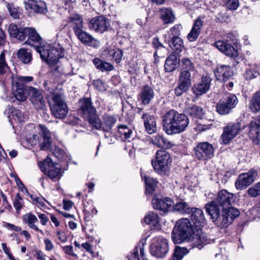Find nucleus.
I'll list each match as a JSON object with an SVG mask.
<instances>
[{
  "mask_svg": "<svg viewBox=\"0 0 260 260\" xmlns=\"http://www.w3.org/2000/svg\"><path fill=\"white\" fill-rule=\"evenodd\" d=\"M214 73L217 80L220 81H227L233 75L231 67L225 65L218 67Z\"/></svg>",
  "mask_w": 260,
  "mask_h": 260,
  "instance_id": "obj_20",
  "label": "nucleus"
},
{
  "mask_svg": "<svg viewBox=\"0 0 260 260\" xmlns=\"http://www.w3.org/2000/svg\"><path fill=\"white\" fill-rule=\"evenodd\" d=\"M25 8L30 12L44 14L47 13L46 3L41 0H27L24 2Z\"/></svg>",
  "mask_w": 260,
  "mask_h": 260,
  "instance_id": "obj_15",
  "label": "nucleus"
},
{
  "mask_svg": "<svg viewBox=\"0 0 260 260\" xmlns=\"http://www.w3.org/2000/svg\"><path fill=\"white\" fill-rule=\"evenodd\" d=\"M193 151L194 157L198 160H207L213 157L214 148L209 142H200L194 147Z\"/></svg>",
  "mask_w": 260,
  "mask_h": 260,
  "instance_id": "obj_9",
  "label": "nucleus"
},
{
  "mask_svg": "<svg viewBox=\"0 0 260 260\" xmlns=\"http://www.w3.org/2000/svg\"><path fill=\"white\" fill-rule=\"evenodd\" d=\"M151 141L154 145L164 149H170L175 145L172 142L169 141L160 134L154 136Z\"/></svg>",
  "mask_w": 260,
  "mask_h": 260,
  "instance_id": "obj_26",
  "label": "nucleus"
},
{
  "mask_svg": "<svg viewBox=\"0 0 260 260\" xmlns=\"http://www.w3.org/2000/svg\"><path fill=\"white\" fill-rule=\"evenodd\" d=\"M250 108L254 112L260 111V92L255 93L250 102Z\"/></svg>",
  "mask_w": 260,
  "mask_h": 260,
  "instance_id": "obj_42",
  "label": "nucleus"
},
{
  "mask_svg": "<svg viewBox=\"0 0 260 260\" xmlns=\"http://www.w3.org/2000/svg\"><path fill=\"white\" fill-rule=\"evenodd\" d=\"M179 62V59L178 56L171 53L166 59L165 64V69L167 72H171L174 71L178 67Z\"/></svg>",
  "mask_w": 260,
  "mask_h": 260,
  "instance_id": "obj_31",
  "label": "nucleus"
},
{
  "mask_svg": "<svg viewBox=\"0 0 260 260\" xmlns=\"http://www.w3.org/2000/svg\"><path fill=\"white\" fill-rule=\"evenodd\" d=\"M192 242L194 247L201 249L205 245L210 243V240L207 238L206 234L198 231L197 234L193 236Z\"/></svg>",
  "mask_w": 260,
  "mask_h": 260,
  "instance_id": "obj_25",
  "label": "nucleus"
},
{
  "mask_svg": "<svg viewBox=\"0 0 260 260\" xmlns=\"http://www.w3.org/2000/svg\"><path fill=\"white\" fill-rule=\"evenodd\" d=\"M235 200L234 194L222 189L214 200L206 204V212L217 226L227 227L240 215L239 210L231 207Z\"/></svg>",
  "mask_w": 260,
  "mask_h": 260,
  "instance_id": "obj_2",
  "label": "nucleus"
},
{
  "mask_svg": "<svg viewBox=\"0 0 260 260\" xmlns=\"http://www.w3.org/2000/svg\"><path fill=\"white\" fill-rule=\"evenodd\" d=\"M187 113L192 117L200 118L203 115V109L197 106H193L187 109Z\"/></svg>",
  "mask_w": 260,
  "mask_h": 260,
  "instance_id": "obj_46",
  "label": "nucleus"
},
{
  "mask_svg": "<svg viewBox=\"0 0 260 260\" xmlns=\"http://www.w3.org/2000/svg\"><path fill=\"white\" fill-rule=\"evenodd\" d=\"M257 175V172L253 170L240 174L236 181V188L238 190L246 188L254 181Z\"/></svg>",
  "mask_w": 260,
  "mask_h": 260,
  "instance_id": "obj_12",
  "label": "nucleus"
},
{
  "mask_svg": "<svg viewBox=\"0 0 260 260\" xmlns=\"http://www.w3.org/2000/svg\"><path fill=\"white\" fill-rule=\"evenodd\" d=\"M192 233L191 223L188 218H182L176 222L172 233V239L175 244H180L188 239Z\"/></svg>",
  "mask_w": 260,
  "mask_h": 260,
  "instance_id": "obj_5",
  "label": "nucleus"
},
{
  "mask_svg": "<svg viewBox=\"0 0 260 260\" xmlns=\"http://www.w3.org/2000/svg\"><path fill=\"white\" fill-rule=\"evenodd\" d=\"M104 55L107 59L114 60L116 63H119L122 59L123 51L119 49L108 48L104 51Z\"/></svg>",
  "mask_w": 260,
  "mask_h": 260,
  "instance_id": "obj_28",
  "label": "nucleus"
},
{
  "mask_svg": "<svg viewBox=\"0 0 260 260\" xmlns=\"http://www.w3.org/2000/svg\"><path fill=\"white\" fill-rule=\"evenodd\" d=\"M181 28L182 26L181 25H175L170 29V31L168 32L169 38L171 39L174 37H178L179 35H180V32Z\"/></svg>",
  "mask_w": 260,
  "mask_h": 260,
  "instance_id": "obj_50",
  "label": "nucleus"
},
{
  "mask_svg": "<svg viewBox=\"0 0 260 260\" xmlns=\"http://www.w3.org/2000/svg\"><path fill=\"white\" fill-rule=\"evenodd\" d=\"M75 34L78 39L85 45L94 48L100 46V42L83 29L75 30Z\"/></svg>",
  "mask_w": 260,
  "mask_h": 260,
  "instance_id": "obj_16",
  "label": "nucleus"
},
{
  "mask_svg": "<svg viewBox=\"0 0 260 260\" xmlns=\"http://www.w3.org/2000/svg\"><path fill=\"white\" fill-rule=\"evenodd\" d=\"M44 142L40 144V149L42 150H46L49 148L50 141L49 138H44Z\"/></svg>",
  "mask_w": 260,
  "mask_h": 260,
  "instance_id": "obj_58",
  "label": "nucleus"
},
{
  "mask_svg": "<svg viewBox=\"0 0 260 260\" xmlns=\"http://www.w3.org/2000/svg\"><path fill=\"white\" fill-rule=\"evenodd\" d=\"M93 63L96 68L102 72L110 71L113 70V66L110 63L104 61L99 58L93 60Z\"/></svg>",
  "mask_w": 260,
  "mask_h": 260,
  "instance_id": "obj_37",
  "label": "nucleus"
},
{
  "mask_svg": "<svg viewBox=\"0 0 260 260\" xmlns=\"http://www.w3.org/2000/svg\"><path fill=\"white\" fill-rule=\"evenodd\" d=\"M6 227L9 229L13 230L16 232H20L21 231V228L20 226H16L14 224L10 223H6Z\"/></svg>",
  "mask_w": 260,
  "mask_h": 260,
  "instance_id": "obj_64",
  "label": "nucleus"
},
{
  "mask_svg": "<svg viewBox=\"0 0 260 260\" xmlns=\"http://www.w3.org/2000/svg\"><path fill=\"white\" fill-rule=\"evenodd\" d=\"M191 219L194 224L199 226H204L205 223V218L203 211L198 208H191Z\"/></svg>",
  "mask_w": 260,
  "mask_h": 260,
  "instance_id": "obj_32",
  "label": "nucleus"
},
{
  "mask_svg": "<svg viewBox=\"0 0 260 260\" xmlns=\"http://www.w3.org/2000/svg\"><path fill=\"white\" fill-rule=\"evenodd\" d=\"M144 222L150 226L151 229L158 230L160 229V219L154 212H147L144 218Z\"/></svg>",
  "mask_w": 260,
  "mask_h": 260,
  "instance_id": "obj_22",
  "label": "nucleus"
},
{
  "mask_svg": "<svg viewBox=\"0 0 260 260\" xmlns=\"http://www.w3.org/2000/svg\"><path fill=\"white\" fill-rule=\"evenodd\" d=\"M248 136L253 141L258 143L260 139V118L252 121L248 126Z\"/></svg>",
  "mask_w": 260,
  "mask_h": 260,
  "instance_id": "obj_21",
  "label": "nucleus"
},
{
  "mask_svg": "<svg viewBox=\"0 0 260 260\" xmlns=\"http://www.w3.org/2000/svg\"><path fill=\"white\" fill-rule=\"evenodd\" d=\"M110 25L108 18L104 16H99L93 17L90 20L89 27L96 32L103 33L108 29Z\"/></svg>",
  "mask_w": 260,
  "mask_h": 260,
  "instance_id": "obj_14",
  "label": "nucleus"
},
{
  "mask_svg": "<svg viewBox=\"0 0 260 260\" xmlns=\"http://www.w3.org/2000/svg\"><path fill=\"white\" fill-rule=\"evenodd\" d=\"M258 75L257 67L255 64H251L247 67L244 76L246 79L250 80L256 78Z\"/></svg>",
  "mask_w": 260,
  "mask_h": 260,
  "instance_id": "obj_39",
  "label": "nucleus"
},
{
  "mask_svg": "<svg viewBox=\"0 0 260 260\" xmlns=\"http://www.w3.org/2000/svg\"><path fill=\"white\" fill-rule=\"evenodd\" d=\"M9 71V68L5 60V53L4 51L0 55V75Z\"/></svg>",
  "mask_w": 260,
  "mask_h": 260,
  "instance_id": "obj_51",
  "label": "nucleus"
},
{
  "mask_svg": "<svg viewBox=\"0 0 260 260\" xmlns=\"http://www.w3.org/2000/svg\"><path fill=\"white\" fill-rule=\"evenodd\" d=\"M39 128L42 132L44 138H49V132L48 129H47V128L44 125L39 124Z\"/></svg>",
  "mask_w": 260,
  "mask_h": 260,
  "instance_id": "obj_60",
  "label": "nucleus"
},
{
  "mask_svg": "<svg viewBox=\"0 0 260 260\" xmlns=\"http://www.w3.org/2000/svg\"><path fill=\"white\" fill-rule=\"evenodd\" d=\"M69 22L72 24V27L74 32L75 30L83 29V19L78 14H75L69 17Z\"/></svg>",
  "mask_w": 260,
  "mask_h": 260,
  "instance_id": "obj_38",
  "label": "nucleus"
},
{
  "mask_svg": "<svg viewBox=\"0 0 260 260\" xmlns=\"http://www.w3.org/2000/svg\"><path fill=\"white\" fill-rule=\"evenodd\" d=\"M248 194L252 198L257 197L260 194V182L256 183L247 190Z\"/></svg>",
  "mask_w": 260,
  "mask_h": 260,
  "instance_id": "obj_49",
  "label": "nucleus"
},
{
  "mask_svg": "<svg viewBox=\"0 0 260 260\" xmlns=\"http://www.w3.org/2000/svg\"><path fill=\"white\" fill-rule=\"evenodd\" d=\"M211 79L207 76H203L198 83L194 84L192 90L196 95H201L207 92L210 86Z\"/></svg>",
  "mask_w": 260,
  "mask_h": 260,
  "instance_id": "obj_19",
  "label": "nucleus"
},
{
  "mask_svg": "<svg viewBox=\"0 0 260 260\" xmlns=\"http://www.w3.org/2000/svg\"><path fill=\"white\" fill-rule=\"evenodd\" d=\"M172 159L170 154L161 150L157 151L155 158L151 160L154 171L160 175H167L169 174Z\"/></svg>",
  "mask_w": 260,
  "mask_h": 260,
  "instance_id": "obj_6",
  "label": "nucleus"
},
{
  "mask_svg": "<svg viewBox=\"0 0 260 260\" xmlns=\"http://www.w3.org/2000/svg\"><path fill=\"white\" fill-rule=\"evenodd\" d=\"M238 103V99L235 94L228 93L217 103L216 111L220 115L228 114Z\"/></svg>",
  "mask_w": 260,
  "mask_h": 260,
  "instance_id": "obj_7",
  "label": "nucleus"
},
{
  "mask_svg": "<svg viewBox=\"0 0 260 260\" xmlns=\"http://www.w3.org/2000/svg\"><path fill=\"white\" fill-rule=\"evenodd\" d=\"M172 204V200L168 197L164 198L161 196H155L152 200V205L153 208L164 212H167L169 208Z\"/></svg>",
  "mask_w": 260,
  "mask_h": 260,
  "instance_id": "obj_17",
  "label": "nucleus"
},
{
  "mask_svg": "<svg viewBox=\"0 0 260 260\" xmlns=\"http://www.w3.org/2000/svg\"><path fill=\"white\" fill-rule=\"evenodd\" d=\"M142 177L144 178L145 183V188H146V194H152L155 190V187H156L158 182L157 181L148 176H144Z\"/></svg>",
  "mask_w": 260,
  "mask_h": 260,
  "instance_id": "obj_33",
  "label": "nucleus"
},
{
  "mask_svg": "<svg viewBox=\"0 0 260 260\" xmlns=\"http://www.w3.org/2000/svg\"><path fill=\"white\" fill-rule=\"evenodd\" d=\"M188 89L189 88L178 83V85L174 90L175 94L177 96H180Z\"/></svg>",
  "mask_w": 260,
  "mask_h": 260,
  "instance_id": "obj_54",
  "label": "nucleus"
},
{
  "mask_svg": "<svg viewBox=\"0 0 260 260\" xmlns=\"http://www.w3.org/2000/svg\"><path fill=\"white\" fill-rule=\"evenodd\" d=\"M23 199L19 193H17L13 202V206L17 211H19L22 207Z\"/></svg>",
  "mask_w": 260,
  "mask_h": 260,
  "instance_id": "obj_53",
  "label": "nucleus"
},
{
  "mask_svg": "<svg viewBox=\"0 0 260 260\" xmlns=\"http://www.w3.org/2000/svg\"><path fill=\"white\" fill-rule=\"evenodd\" d=\"M240 125L238 122L231 123L223 128V133L220 137L221 143L228 144L238 134Z\"/></svg>",
  "mask_w": 260,
  "mask_h": 260,
  "instance_id": "obj_11",
  "label": "nucleus"
},
{
  "mask_svg": "<svg viewBox=\"0 0 260 260\" xmlns=\"http://www.w3.org/2000/svg\"><path fill=\"white\" fill-rule=\"evenodd\" d=\"M154 96L153 89L149 85H145L142 88L140 93V100L143 105L148 104Z\"/></svg>",
  "mask_w": 260,
  "mask_h": 260,
  "instance_id": "obj_24",
  "label": "nucleus"
},
{
  "mask_svg": "<svg viewBox=\"0 0 260 260\" xmlns=\"http://www.w3.org/2000/svg\"><path fill=\"white\" fill-rule=\"evenodd\" d=\"M94 86L99 90L102 91L104 89L103 82L100 80H96L94 81Z\"/></svg>",
  "mask_w": 260,
  "mask_h": 260,
  "instance_id": "obj_62",
  "label": "nucleus"
},
{
  "mask_svg": "<svg viewBox=\"0 0 260 260\" xmlns=\"http://www.w3.org/2000/svg\"><path fill=\"white\" fill-rule=\"evenodd\" d=\"M174 209L183 214H189L192 211L187 204L185 202H179L174 206Z\"/></svg>",
  "mask_w": 260,
  "mask_h": 260,
  "instance_id": "obj_44",
  "label": "nucleus"
},
{
  "mask_svg": "<svg viewBox=\"0 0 260 260\" xmlns=\"http://www.w3.org/2000/svg\"><path fill=\"white\" fill-rule=\"evenodd\" d=\"M6 7L9 11L10 15L14 19L19 18V8L15 7L13 4L6 3Z\"/></svg>",
  "mask_w": 260,
  "mask_h": 260,
  "instance_id": "obj_47",
  "label": "nucleus"
},
{
  "mask_svg": "<svg viewBox=\"0 0 260 260\" xmlns=\"http://www.w3.org/2000/svg\"><path fill=\"white\" fill-rule=\"evenodd\" d=\"M191 72L188 70H182L180 73L178 83L189 88L191 84Z\"/></svg>",
  "mask_w": 260,
  "mask_h": 260,
  "instance_id": "obj_34",
  "label": "nucleus"
},
{
  "mask_svg": "<svg viewBox=\"0 0 260 260\" xmlns=\"http://www.w3.org/2000/svg\"><path fill=\"white\" fill-rule=\"evenodd\" d=\"M146 241V238L145 239H142L139 244V245L136 247L135 251H134L133 253L132 254V255L133 256V257L137 258L139 259V253H138V248H139L141 257L143 260H147V259L146 258L145 253H144V244L145 243V242Z\"/></svg>",
  "mask_w": 260,
  "mask_h": 260,
  "instance_id": "obj_41",
  "label": "nucleus"
},
{
  "mask_svg": "<svg viewBox=\"0 0 260 260\" xmlns=\"http://www.w3.org/2000/svg\"><path fill=\"white\" fill-rule=\"evenodd\" d=\"M188 252L187 248L177 247L175 249L171 260H181L183 256Z\"/></svg>",
  "mask_w": 260,
  "mask_h": 260,
  "instance_id": "obj_45",
  "label": "nucleus"
},
{
  "mask_svg": "<svg viewBox=\"0 0 260 260\" xmlns=\"http://www.w3.org/2000/svg\"><path fill=\"white\" fill-rule=\"evenodd\" d=\"M38 217L40 219V222L43 225H45L48 222L49 219L47 215L43 213H38Z\"/></svg>",
  "mask_w": 260,
  "mask_h": 260,
  "instance_id": "obj_59",
  "label": "nucleus"
},
{
  "mask_svg": "<svg viewBox=\"0 0 260 260\" xmlns=\"http://www.w3.org/2000/svg\"><path fill=\"white\" fill-rule=\"evenodd\" d=\"M44 243L45 245V249L47 251H50L53 248V244L52 242L48 239L44 240Z\"/></svg>",
  "mask_w": 260,
  "mask_h": 260,
  "instance_id": "obj_61",
  "label": "nucleus"
},
{
  "mask_svg": "<svg viewBox=\"0 0 260 260\" xmlns=\"http://www.w3.org/2000/svg\"><path fill=\"white\" fill-rule=\"evenodd\" d=\"M210 128V126L209 125H206L204 124H203L201 121L198 122L194 127V129L198 132H202L203 131H205L207 129H208Z\"/></svg>",
  "mask_w": 260,
  "mask_h": 260,
  "instance_id": "obj_56",
  "label": "nucleus"
},
{
  "mask_svg": "<svg viewBox=\"0 0 260 260\" xmlns=\"http://www.w3.org/2000/svg\"><path fill=\"white\" fill-rule=\"evenodd\" d=\"M203 26V21L200 17H198L194 20L192 27L187 35V38L190 42H193L197 40Z\"/></svg>",
  "mask_w": 260,
  "mask_h": 260,
  "instance_id": "obj_23",
  "label": "nucleus"
},
{
  "mask_svg": "<svg viewBox=\"0 0 260 260\" xmlns=\"http://www.w3.org/2000/svg\"><path fill=\"white\" fill-rule=\"evenodd\" d=\"M162 122L164 130L168 135H172L185 131L189 120L185 114L170 110L163 116Z\"/></svg>",
  "mask_w": 260,
  "mask_h": 260,
  "instance_id": "obj_4",
  "label": "nucleus"
},
{
  "mask_svg": "<svg viewBox=\"0 0 260 260\" xmlns=\"http://www.w3.org/2000/svg\"><path fill=\"white\" fill-rule=\"evenodd\" d=\"M13 93L15 97L19 101H24L26 99L21 85L20 87H17L15 90L14 89Z\"/></svg>",
  "mask_w": 260,
  "mask_h": 260,
  "instance_id": "obj_52",
  "label": "nucleus"
},
{
  "mask_svg": "<svg viewBox=\"0 0 260 260\" xmlns=\"http://www.w3.org/2000/svg\"><path fill=\"white\" fill-rule=\"evenodd\" d=\"M182 70H188L190 72L194 71L195 67L194 63L188 58H182L181 60Z\"/></svg>",
  "mask_w": 260,
  "mask_h": 260,
  "instance_id": "obj_48",
  "label": "nucleus"
},
{
  "mask_svg": "<svg viewBox=\"0 0 260 260\" xmlns=\"http://www.w3.org/2000/svg\"><path fill=\"white\" fill-rule=\"evenodd\" d=\"M79 111L84 120H87L91 126L96 130H102L104 132L110 133L117 121L115 116L104 113L102 121L96 114V110L92 106L91 99L86 98L80 101Z\"/></svg>",
  "mask_w": 260,
  "mask_h": 260,
  "instance_id": "obj_3",
  "label": "nucleus"
},
{
  "mask_svg": "<svg viewBox=\"0 0 260 260\" xmlns=\"http://www.w3.org/2000/svg\"><path fill=\"white\" fill-rule=\"evenodd\" d=\"M18 59L25 64L29 63L32 60V54L28 50L24 48H21L17 52Z\"/></svg>",
  "mask_w": 260,
  "mask_h": 260,
  "instance_id": "obj_35",
  "label": "nucleus"
},
{
  "mask_svg": "<svg viewBox=\"0 0 260 260\" xmlns=\"http://www.w3.org/2000/svg\"><path fill=\"white\" fill-rule=\"evenodd\" d=\"M159 13L160 17L163 20L164 24L173 23L175 20V14L170 8H161Z\"/></svg>",
  "mask_w": 260,
  "mask_h": 260,
  "instance_id": "obj_30",
  "label": "nucleus"
},
{
  "mask_svg": "<svg viewBox=\"0 0 260 260\" xmlns=\"http://www.w3.org/2000/svg\"><path fill=\"white\" fill-rule=\"evenodd\" d=\"M169 249L168 241L166 239L157 237L152 239L150 247V251L152 255L159 258L164 257Z\"/></svg>",
  "mask_w": 260,
  "mask_h": 260,
  "instance_id": "obj_8",
  "label": "nucleus"
},
{
  "mask_svg": "<svg viewBox=\"0 0 260 260\" xmlns=\"http://www.w3.org/2000/svg\"><path fill=\"white\" fill-rule=\"evenodd\" d=\"M169 41V46L177 53L182 51L184 48L183 40L179 37H174Z\"/></svg>",
  "mask_w": 260,
  "mask_h": 260,
  "instance_id": "obj_36",
  "label": "nucleus"
},
{
  "mask_svg": "<svg viewBox=\"0 0 260 260\" xmlns=\"http://www.w3.org/2000/svg\"><path fill=\"white\" fill-rule=\"evenodd\" d=\"M226 6L230 10H236L239 6L238 0H227Z\"/></svg>",
  "mask_w": 260,
  "mask_h": 260,
  "instance_id": "obj_55",
  "label": "nucleus"
},
{
  "mask_svg": "<svg viewBox=\"0 0 260 260\" xmlns=\"http://www.w3.org/2000/svg\"><path fill=\"white\" fill-rule=\"evenodd\" d=\"M51 109L56 118L63 119L65 117V108L64 105H54L51 108Z\"/></svg>",
  "mask_w": 260,
  "mask_h": 260,
  "instance_id": "obj_43",
  "label": "nucleus"
},
{
  "mask_svg": "<svg viewBox=\"0 0 260 260\" xmlns=\"http://www.w3.org/2000/svg\"><path fill=\"white\" fill-rule=\"evenodd\" d=\"M38 165L41 171L51 179L59 178L61 176V168L57 165H54L52 159L49 157L43 161L39 162Z\"/></svg>",
  "mask_w": 260,
  "mask_h": 260,
  "instance_id": "obj_10",
  "label": "nucleus"
},
{
  "mask_svg": "<svg viewBox=\"0 0 260 260\" xmlns=\"http://www.w3.org/2000/svg\"><path fill=\"white\" fill-rule=\"evenodd\" d=\"M213 46L226 56L233 58L237 64L240 59L238 57V51L235 48L226 41L218 40L216 41Z\"/></svg>",
  "mask_w": 260,
  "mask_h": 260,
  "instance_id": "obj_13",
  "label": "nucleus"
},
{
  "mask_svg": "<svg viewBox=\"0 0 260 260\" xmlns=\"http://www.w3.org/2000/svg\"><path fill=\"white\" fill-rule=\"evenodd\" d=\"M117 128L118 133L122 139L127 140L131 138L133 131L126 125H119L117 126Z\"/></svg>",
  "mask_w": 260,
  "mask_h": 260,
  "instance_id": "obj_40",
  "label": "nucleus"
},
{
  "mask_svg": "<svg viewBox=\"0 0 260 260\" xmlns=\"http://www.w3.org/2000/svg\"><path fill=\"white\" fill-rule=\"evenodd\" d=\"M30 96V100L34 105H39L41 108L44 105V100L40 91L33 87L28 90Z\"/></svg>",
  "mask_w": 260,
  "mask_h": 260,
  "instance_id": "obj_29",
  "label": "nucleus"
},
{
  "mask_svg": "<svg viewBox=\"0 0 260 260\" xmlns=\"http://www.w3.org/2000/svg\"><path fill=\"white\" fill-rule=\"evenodd\" d=\"M153 47L156 50L154 53V55H156L157 52L160 49H164L163 45L159 42L157 39H154L152 41Z\"/></svg>",
  "mask_w": 260,
  "mask_h": 260,
  "instance_id": "obj_57",
  "label": "nucleus"
},
{
  "mask_svg": "<svg viewBox=\"0 0 260 260\" xmlns=\"http://www.w3.org/2000/svg\"><path fill=\"white\" fill-rule=\"evenodd\" d=\"M145 131L149 134H152L157 131L156 119L154 115L148 113H143L141 116Z\"/></svg>",
  "mask_w": 260,
  "mask_h": 260,
  "instance_id": "obj_18",
  "label": "nucleus"
},
{
  "mask_svg": "<svg viewBox=\"0 0 260 260\" xmlns=\"http://www.w3.org/2000/svg\"><path fill=\"white\" fill-rule=\"evenodd\" d=\"M23 220L24 222L26 223L30 229L39 232L42 235L44 234L43 231L39 229L37 225L39 220L35 215L31 213H26L23 216Z\"/></svg>",
  "mask_w": 260,
  "mask_h": 260,
  "instance_id": "obj_27",
  "label": "nucleus"
},
{
  "mask_svg": "<svg viewBox=\"0 0 260 260\" xmlns=\"http://www.w3.org/2000/svg\"><path fill=\"white\" fill-rule=\"evenodd\" d=\"M8 30L11 37L20 41H23L27 38L25 44L35 47L39 53L41 59L50 66L57 64L59 56H63L64 39L62 38V32L57 34L56 46L52 47L49 44L45 45L36 30L31 27L19 28L17 24L11 23Z\"/></svg>",
  "mask_w": 260,
  "mask_h": 260,
  "instance_id": "obj_1",
  "label": "nucleus"
},
{
  "mask_svg": "<svg viewBox=\"0 0 260 260\" xmlns=\"http://www.w3.org/2000/svg\"><path fill=\"white\" fill-rule=\"evenodd\" d=\"M53 101L54 102V105H63L62 102V100H61V96L59 94H55L54 96H53Z\"/></svg>",
  "mask_w": 260,
  "mask_h": 260,
  "instance_id": "obj_63",
  "label": "nucleus"
}]
</instances>
